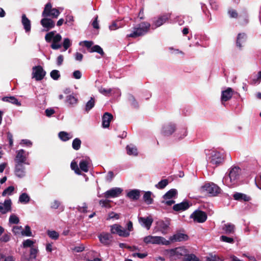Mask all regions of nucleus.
Instances as JSON below:
<instances>
[{"mask_svg": "<svg viewBox=\"0 0 261 261\" xmlns=\"http://www.w3.org/2000/svg\"><path fill=\"white\" fill-rule=\"evenodd\" d=\"M241 170L239 167H231L224 177L223 182L229 187L237 185L241 175Z\"/></svg>", "mask_w": 261, "mask_h": 261, "instance_id": "nucleus-1", "label": "nucleus"}, {"mask_svg": "<svg viewBox=\"0 0 261 261\" xmlns=\"http://www.w3.org/2000/svg\"><path fill=\"white\" fill-rule=\"evenodd\" d=\"M150 27V24L147 22H143L139 24L137 27L134 28V30L129 34L127 35V37L137 38L146 34Z\"/></svg>", "mask_w": 261, "mask_h": 261, "instance_id": "nucleus-2", "label": "nucleus"}, {"mask_svg": "<svg viewBox=\"0 0 261 261\" xmlns=\"http://www.w3.org/2000/svg\"><path fill=\"white\" fill-rule=\"evenodd\" d=\"M224 159V156L222 152L217 150H213L210 154L208 162L213 167H216L223 163Z\"/></svg>", "mask_w": 261, "mask_h": 261, "instance_id": "nucleus-3", "label": "nucleus"}, {"mask_svg": "<svg viewBox=\"0 0 261 261\" xmlns=\"http://www.w3.org/2000/svg\"><path fill=\"white\" fill-rule=\"evenodd\" d=\"M201 193L215 196L220 192V188L213 182H207L202 186L200 189Z\"/></svg>", "mask_w": 261, "mask_h": 261, "instance_id": "nucleus-4", "label": "nucleus"}, {"mask_svg": "<svg viewBox=\"0 0 261 261\" xmlns=\"http://www.w3.org/2000/svg\"><path fill=\"white\" fill-rule=\"evenodd\" d=\"M143 242L146 244H156V245H168L170 244V242L166 240L164 237L161 236H153L149 235L143 238Z\"/></svg>", "mask_w": 261, "mask_h": 261, "instance_id": "nucleus-5", "label": "nucleus"}, {"mask_svg": "<svg viewBox=\"0 0 261 261\" xmlns=\"http://www.w3.org/2000/svg\"><path fill=\"white\" fill-rule=\"evenodd\" d=\"M60 14L59 9L53 8L50 3H48L45 6L42 16L45 17H51L53 18H57Z\"/></svg>", "mask_w": 261, "mask_h": 261, "instance_id": "nucleus-6", "label": "nucleus"}, {"mask_svg": "<svg viewBox=\"0 0 261 261\" xmlns=\"http://www.w3.org/2000/svg\"><path fill=\"white\" fill-rule=\"evenodd\" d=\"M170 225V221L159 220L155 222V226L154 228L155 232H161L163 234H166L168 233Z\"/></svg>", "mask_w": 261, "mask_h": 261, "instance_id": "nucleus-7", "label": "nucleus"}, {"mask_svg": "<svg viewBox=\"0 0 261 261\" xmlns=\"http://www.w3.org/2000/svg\"><path fill=\"white\" fill-rule=\"evenodd\" d=\"M110 231L112 234H117L120 237H127L130 233L124 229L121 225L115 224L110 226Z\"/></svg>", "mask_w": 261, "mask_h": 261, "instance_id": "nucleus-8", "label": "nucleus"}, {"mask_svg": "<svg viewBox=\"0 0 261 261\" xmlns=\"http://www.w3.org/2000/svg\"><path fill=\"white\" fill-rule=\"evenodd\" d=\"M190 218L192 219L195 222L203 223L207 219V215L202 211L196 210L191 215Z\"/></svg>", "mask_w": 261, "mask_h": 261, "instance_id": "nucleus-9", "label": "nucleus"}, {"mask_svg": "<svg viewBox=\"0 0 261 261\" xmlns=\"http://www.w3.org/2000/svg\"><path fill=\"white\" fill-rule=\"evenodd\" d=\"M28 153L24 150L20 149L16 151V155L15 159L16 164L29 165L27 161Z\"/></svg>", "mask_w": 261, "mask_h": 261, "instance_id": "nucleus-10", "label": "nucleus"}, {"mask_svg": "<svg viewBox=\"0 0 261 261\" xmlns=\"http://www.w3.org/2000/svg\"><path fill=\"white\" fill-rule=\"evenodd\" d=\"M32 70V78L37 81L42 80L46 74V72L41 66H34Z\"/></svg>", "mask_w": 261, "mask_h": 261, "instance_id": "nucleus-11", "label": "nucleus"}, {"mask_svg": "<svg viewBox=\"0 0 261 261\" xmlns=\"http://www.w3.org/2000/svg\"><path fill=\"white\" fill-rule=\"evenodd\" d=\"M176 194L177 191L175 189H171L164 195L163 202L168 205H172L175 201L171 199L174 197Z\"/></svg>", "mask_w": 261, "mask_h": 261, "instance_id": "nucleus-12", "label": "nucleus"}, {"mask_svg": "<svg viewBox=\"0 0 261 261\" xmlns=\"http://www.w3.org/2000/svg\"><path fill=\"white\" fill-rule=\"evenodd\" d=\"M98 238L100 242L105 246H109L113 241V237L108 232H102L100 233Z\"/></svg>", "mask_w": 261, "mask_h": 261, "instance_id": "nucleus-13", "label": "nucleus"}, {"mask_svg": "<svg viewBox=\"0 0 261 261\" xmlns=\"http://www.w3.org/2000/svg\"><path fill=\"white\" fill-rule=\"evenodd\" d=\"M123 191L120 188H113L103 193V196L106 198H115L118 197Z\"/></svg>", "mask_w": 261, "mask_h": 261, "instance_id": "nucleus-14", "label": "nucleus"}, {"mask_svg": "<svg viewBox=\"0 0 261 261\" xmlns=\"http://www.w3.org/2000/svg\"><path fill=\"white\" fill-rule=\"evenodd\" d=\"M140 224L147 230H149L152 224L153 220L151 216L138 217Z\"/></svg>", "mask_w": 261, "mask_h": 261, "instance_id": "nucleus-15", "label": "nucleus"}, {"mask_svg": "<svg viewBox=\"0 0 261 261\" xmlns=\"http://www.w3.org/2000/svg\"><path fill=\"white\" fill-rule=\"evenodd\" d=\"M169 17L170 15L169 14H166L160 16L157 18H155L152 25V28L154 29L161 26L168 20Z\"/></svg>", "mask_w": 261, "mask_h": 261, "instance_id": "nucleus-16", "label": "nucleus"}, {"mask_svg": "<svg viewBox=\"0 0 261 261\" xmlns=\"http://www.w3.org/2000/svg\"><path fill=\"white\" fill-rule=\"evenodd\" d=\"M56 31H51L45 35V39L46 42H49L53 40V43H59L62 39L59 34H55Z\"/></svg>", "mask_w": 261, "mask_h": 261, "instance_id": "nucleus-17", "label": "nucleus"}, {"mask_svg": "<svg viewBox=\"0 0 261 261\" xmlns=\"http://www.w3.org/2000/svg\"><path fill=\"white\" fill-rule=\"evenodd\" d=\"M41 24L44 28L43 31L47 32L51 29L54 28L55 25V22L51 19L44 17L41 20Z\"/></svg>", "mask_w": 261, "mask_h": 261, "instance_id": "nucleus-18", "label": "nucleus"}, {"mask_svg": "<svg viewBox=\"0 0 261 261\" xmlns=\"http://www.w3.org/2000/svg\"><path fill=\"white\" fill-rule=\"evenodd\" d=\"M233 91L231 88H227L226 90L221 92V101L222 105H224V102L230 100L233 95Z\"/></svg>", "mask_w": 261, "mask_h": 261, "instance_id": "nucleus-19", "label": "nucleus"}, {"mask_svg": "<svg viewBox=\"0 0 261 261\" xmlns=\"http://www.w3.org/2000/svg\"><path fill=\"white\" fill-rule=\"evenodd\" d=\"M91 163V161L89 158L86 157L82 159L79 163L80 171L82 170L84 172H88Z\"/></svg>", "mask_w": 261, "mask_h": 261, "instance_id": "nucleus-20", "label": "nucleus"}, {"mask_svg": "<svg viewBox=\"0 0 261 261\" xmlns=\"http://www.w3.org/2000/svg\"><path fill=\"white\" fill-rule=\"evenodd\" d=\"M11 200L10 199L5 200L4 203L0 202V213L5 214L11 210Z\"/></svg>", "mask_w": 261, "mask_h": 261, "instance_id": "nucleus-21", "label": "nucleus"}, {"mask_svg": "<svg viewBox=\"0 0 261 261\" xmlns=\"http://www.w3.org/2000/svg\"><path fill=\"white\" fill-rule=\"evenodd\" d=\"M188 239V237L187 235L181 233H177L175 234L174 235L171 236L169 238V241L174 242H180L183 241L187 240Z\"/></svg>", "mask_w": 261, "mask_h": 261, "instance_id": "nucleus-22", "label": "nucleus"}, {"mask_svg": "<svg viewBox=\"0 0 261 261\" xmlns=\"http://www.w3.org/2000/svg\"><path fill=\"white\" fill-rule=\"evenodd\" d=\"M113 115L108 113H105L102 118V125L103 127L107 128L110 125V123L113 119Z\"/></svg>", "mask_w": 261, "mask_h": 261, "instance_id": "nucleus-23", "label": "nucleus"}, {"mask_svg": "<svg viewBox=\"0 0 261 261\" xmlns=\"http://www.w3.org/2000/svg\"><path fill=\"white\" fill-rule=\"evenodd\" d=\"M233 197L234 200L247 202L251 200V197L244 193L237 192L233 195Z\"/></svg>", "mask_w": 261, "mask_h": 261, "instance_id": "nucleus-24", "label": "nucleus"}, {"mask_svg": "<svg viewBox=\"0 0 261 261\" xmlns=\"http://www.w3.org/2000/svg\"><path fill=\"white\" fill-rule=\"evenodd\" d=\"M187 253V250L183 247H178L171 251L172 255H176L177 257L181 256H186Z\"/></svg>", "mask_w": 261, "mask_h": 261, "instance_id": "nucleus-25", "label": "nucleus"}, {"mask_svg": "<svg viewBox=\"0 0 261 261\" xmlns=\"http://www.w3.org/2000/svg\"><path fill=\"white\" fill-rule=\"evenodd\" d=\"M24 165H15V173L16 175L20 178L23 177L25 175V169Z\"/></svg>", "mask_w": 261, "mask_h": 261, "instance_id": "nucleus-26", "label": "nucleus"}, {"mask_svg": "<svg viewBox=\"0 0 261 261\" xmlns=\"http://www.w3.org/2000/svg\"><path fill=\"white\" fill-rule=\"evenodd\" d=\"M246 40V36L244 33L239 34L236 42L237 47H238L240 49H241L243 46Z\"/></svg>", "mask_w": 261, "mask_h": 261, "instance_id": "nucleus-27", "label": "nucleus"}, {"mask_svg": "<svg viewBox=\"0 0 261 261\" xmlns=\"http://www.w3.org/2000/svg\"><path fill=\"white\" fill-rule=\"evenodd\" d=\"M22 24L26 32H29L31 30V21L27 17L25 14L22 15L21 19Z\"/></svg>", "mask_w": 261, "mask_h": 261, "instance_id": "nucleus-28", "label": "nucleus"}, {"mask_svg": "<svg viewBox=\"0 0 261 261\" xmlns=\"http://www.w3.org/2000/svg\"><path fill=\"white\" fill-rule=\"evenodd\" d=\"M190 206L189 203L187 201H184L173 206V210L175 211H184L188 208Z\"/></svg>", "mask_w": 261, "mask_h": 261, "instance_id": "nucleus-29", "label": "nucleus"}, {"mask_svg": "<svg viewBox=\"0 0 261 261\" xmlns=\"http://www.w3.org/2000/svg\"><path fill=\"white\" fill-rule=\"evenodd\" d=\"M175 126L174 124H169L163 127V133L165 135L168 136L171 135L174 132Z\"/></svg>", "mask_w": 261, "mask_h": 261, "instance_id": "nucleus-30", "label": "nucleus"}, {"mask_svg": "<svg viewBox=\"0 0 261 261\" xmlns=\"http://www.w3.org/2000/svg\"><path fill=\"white\" fill-rule=\"evenodd\" d=\"M127 196L134 200H138L140 196V192L138 190H133L127 193Z\"/></svg>", "mask_w": 261, "mask_h": 261, "instance_id": "nucleus-31", "label": "nucleus"}, {"mask_svg": "<svg viewBox=\"0 0 261 261\" xmlns=\"http://www.w3.org/2000/svg\"><path fill=\"white\" fill-rule=\"evenodd\" d=\"M127 153L129 155L137 156L138 154L137 147L134 145L130 144L126 147Z\"/></svg>", "mask_w": 261, "mask_h": 261, "instance_id": "nucleus-32", "label": "nucleus"}, {"mask_svg": "<svg viewBox=\"0 0 261 261\" xmlns=\"http://www.w3.org/2000/svg\"><path fill=\"white\" fill-rule=\"evenodd\" d=\"M228 14L229 17L230 18H237L238 17H239V18H241V17H243V16L242 15H239L237 11L234 9H230L228 10ZM243 17L245 18V22H247L246 18L247 17V16L245 13H244Z\"/></svg>", "mask_w": 261, "mask_h": 261, "instance_id": "nucleus-33", "label": "nucleus"}, {"mask_svg": "<svg viewBox=\"0 0 261 261\" xmlns=\"http://www.w3.org/2000/svg\"><path fill=\"white\" fill-rule=\"evenodd\" d=\"M2 100L6 102H10L12 104L15 105L17 106H20L21 103L14 96H10V97H4L2 98Z\"/></svg>", "mask_w": 261, "mask_h": 261, "instance_id": "nucleus-34", "label": "nucleus"}, {"mask_svg": "<svg viewBox=\"0 0 261 261\" xmlns=\"http://www.w3.org/2000/svg\"><path fill=\"white\" fill-rule=\"evenodd\" d=\"M235 226L231 223H227L224 225L223 230L227 234L232 233L234 232Z\"/></svg>", "mask_w": 261, "mask_h": 261, "instance_id": "nucleus-35", "label": "nucleus"}, {"mask_svg": "<svg viewBox=\"0 0 261 261\" xmlns=\"http://www.w3.org/2000/svg\"><path fill=\"white\" fill-rule=\"evenodd\" d=\"M58 136L59 138L63 141H67L73 137L71 134L65 132H60Z\"/></svg>", "mask_w": 261, "mask_h": 261, "instance_id": "nucleus-36", "label": "nucleus"}, {"mask_svg": "<svg viewBox=\"0 0 261 261\" xmlns=\"http://www.w3.org/2000/svg\"><path fill=\"white\" fill-rule=\"evenodd\" d=\"M77 98L72 95L66 97V101L71 107L75 106L77 103Z\"/></svg>", "mask_w": 261, "mask_h": 261, "instance_id": "nucleus-37", "label": "nucleus"}, {"mask_svg": "<svg viewBox=\"0 0 261 261\" xmlns=\"http://www.w3.org/2000/svg\"><path fill=\"white\" fill-rule=\"evenodd\" d=\"M30 201V197L26 193H22L19 197V201L21 203H27Z\"/></svg>", "mask_w": 261, "mask_h": 261, "instance_id": "nucleus-38", "label": "nucleus"}, {"mask_svg": "<svg viewBox=\"0 0 261 261\" xmlns=\"http://www.w3.org/2000/svg\"><path fill=\"white\" fill-rule=\"evenodd\" d=\"M143 199L147 204H151L152 202V199L151 198V192L149 191L146 192L144 194Z\"/></svg>", "mask_w": 261, "mask_h": 261, "instance_id": "nucleus-39", "label": "nucleus"}, {"mask_svg": "<svg viewBox=\"0 0 261 261\" xmlns=\"http://www.w3.org/2000/svg\"><path fill=\"white\" fill-rule=\"evenodd\" d=\"M81 141L80 139L75 138L73 140L72 147L74 150H78L81 147Z\"/></svg>", "mask_w": 261, "mask_h": 261, "instance_id": "nucleus-40", "label": "nucleus"}, {"mask_svg": "<svg viewBox=\"0 0 261 261\" xmlns=\"http://www.w3.org/2000/svg\"><path fill=\"white\" fill-rule=\"evenodd\" d=\"M89 51L90 53L96 52V53L100 54L101 55H103L104 54V53H103V50L101 48V47L97 45L92 46L90 48Z\"/></svg>", "mask_w": 261, "mask_h": 261, "instance_id": "nucleus-41", "label": "nucleus"}, {"mask_svg": "<svg viewBox=\"0 0 261 261\" xmlns=\"http://www.w3.org/2000/svg\"><path fill=\"white\" fill-rule=\"evenodd\" d=\"M95 105V100L94 98L91 97L90 99L87 102L85 107V110L87 112L90 111Z\"/></svg>", "mask_w": 261, "mask_h": 261, "instance_id": "nucleus-42", "label": "nucleus"}, {"mask_svg": "<svg viewBox=\"0 0 261 261\" xmlns=\"http://www.w3.org/2000/svg\"><path fill=\"white\" fill-rule=\"evenodd\" d=\"M99 92L105 96H110L112 92V89H106L103 87H100L98 89Z\"/></svg>", "mask_w": 261, "mask_h": 261, "instance_id": "nucleus-43", "label": "nucleus"}, {"mask_svg": "<svg viewBox=\"0 0 261 261\" xmlns=\"http://www.w3.org/2000/svg\"><path fill=\"white\" fill-rule=\"evenodd\" d=\"M35 241L30 239H27L22 243V246L24 248L31 247L35 244Z\"/></svg>", "mask_w": 261, "mask_h": 261, "instance_id": "nucleus-44", "label": "nucleus"}, {"mask_svg": "<svg viewBox=\"0 0 261 261\" xmlns=\"http://www.w3.org/2000/svg\"><path fill=\"white\" fill-rule=\"evenodd\" d=\"M21 234L22 236H25L27 237L32 236V232L31 231L30 227L28 225L25 226L24 229L22 230L21 231Z\"/></svg>", "mask_w": 261, "mask_h": 261, "instance_id": "nucleus-45", "label": "nucleus"}, {"mask_svg": "<svg viewBox=\"0 0 261 261\" xmlns=\"http://www.w3.org/2000/svg\"><path fill=\"white\" fill-rule=\"evenodd\" d=\"M71 168L72 170H74L75 173L77 174L81 175V172L80 169L78 167L77 164L76 162H72L70 165Z\"/></svg>", "mask_w": 261, "mask_h": 261, "instance_id": "nucleus-46", "label": "nucleus"}, {"mask_svg": "<svg viewBox=\"0 0 261 261\" xmlns=\"http://www.w3.org/2000/svg\"><path fill=\"white\" fill-rule=\"evenodd\" d=\"M47 234L51 239L54 240L58 239L59 236V233L55 230H48Z\"/></svg>", "mask_w": 261, "mask_h": 261, "instance_id": "nucleus-47", "label": "nucleus"}, {"mask_svg": "<svg viewBox=\"0 0 261 261\" xmlns=\"http://www.w3.org/2000/svg\"><path fill=\"white\" fill-rule=\"evenodd\" d=\"M168 184V181L167 179H163L160 181L157 185H155V187L158 189H163Z\"/></svg>", "mask_w": 261, "mask_h": 261, "instance_id": "nucleus-48", "label": "nucleus"}, {"mask_svg": "<svg viewBox=\"0 0 261 261\" xmlns=\"http://www.w3.org/2000/svg\"><path fill=\"white\" fill-rule=\"evenodd\" d=\"M187 135V130L185 128L181 129L180 130H179L177 134V137L179 140L182 139L184 138H185Z\"/></svg>", "mask_w": 261, "mask_h": 261, "instance_id": "nucleus-49", "label": "nucleus"}, {"mask_svg": "<svg viewBox=\"0 0 261 261\" xmlns=\"http://www.w3.org/2000/svg\"><path fill=\"white\" fill-rule=\"evenodd\" d=\"M14 190V188L13 186H9L7 189H6L2 193V196H5L7 195H11L13 191Z\"/></svg>", "mask_w": 261, "mask_h": 261, "instance_id": "nucleus-50", "label": "nucleus"}, {"mask_svg": "<svg viewBox=\"0 0 261 261\" xmlns=\"http://www.w3.org/2000/svg\"><path fill=\"white\" fill-rule=\"evenodd\" d=\"M19 221V218L14 214L11 215L9 217V223L11 224H17Z\"/></svg>", "mask_w": 261, "mask_h": 261, "instance_id": "nucleus-51", "label": "nucleus"}, {"mask_svg": "<svg viewBox=\"0 0 261 261\" xmlns=\"http://www.w3.org/2000/svg\"><path fill=\"white\" fill-rule=\"evenodd\" d=\"M51 77L54 80H57L60 76L59 71L57 70H53L51 71L50 73Z\"/></svg>", "mask_w": 261, "mask_h": 261, "instance_id": "nucleus-52", "label": "nucleus"}, {"mask_svg": "<svg viewBox=\"0 0 261 261\" xmlns=\"http://www.w3.org/2000/svg\"><path fill=\"white\" fill-rule=\"evenodd\" d=\"M71 42L69 38H66L64 39L63 46L65 50H67L71 46Z\"/></svg>", "mask_w": 261, "mask_h": 261, "instance_id": "nucleus-53", "label": "nucleus"}, {"mask_svg": "<svg viewBox=\"0 0 261 261\" xmlns=\"http://www.w3.org/2000/svg\"><path fill=\"white\" fill-rule=\"evenodd\" d=\"M61 205V202L58 200H54L50 203V207L53 209H57Z\"/></svg>", "mask_w": 261, "mask_h": 261, "instance_id": "nucleus-54", "label": "nucleus"}, {"mask_svg": "<svg viewBox=\"0 0 261 261\" xmlns=\"http://www.w3.org/2000/svg\"><path fill=\"white\" fill-rule=\"evenodd\" d=\"M186 256V261H199L194 254H188Z\"/></svg>", "mask_w": 261, "mask_h": 261, "instance_id": "nucleus-55", "label": "nucleus"}, {"mask_svg": "<svg viewBox=\"0 0 261 261\" xmlns=\"http://www.w3.org/2000/svg\"><path fill=\"white\" fill-rule=\"evenodd\" d=\"M93 42L90 41H81L79 43V44L80 45L84 44V45L88 48H91L92 47V45H93Z\"/></svg>", "mask_w": 261, "mask_h": 261, "instance_id": "nucleus-56", "label": "nucleus"}, {"mask_svg": "<svg viewBox=\"0 0 261 261\" xmlns=\"http://www.w3.org/2000/svg\"><path fill=\"white\" fill-rule=\"evenodd\" d=\"M120 27L121 26L119 25L116 22L114 21L111 25H109V29L110 31H115Z\"/></svg>", "mask_w": 261, "mask_h": 261, "instance_id": "nucleus-57", "label": "nucleus"}, {"mask_svg": "<svg viewBox=\"0 0 261 261\" xmlns=\"http://www.w3.org/2000/svg\"><path fill=\"white\" fill-rule=\"evenodd\" d=\"M221 240L229 243H233V239L232 238L228 237L226 236H222L221 237Z\"/></svg>", "mask_w": 261, "mask_h": 261, "instance_id": "nucleus-58", "label": "nucleus"}, {"mask_svg": "<svg viewBox=\"0 0 261 261\" xmlns=\"http://www.w3.org/2000/svg\"><path fill=\"white\" fill-rule=\"evenodd\" d=\"M147 253L146 252H145V253H134L133 254H132V256L133 257H139V258H144L145 257H146L147 256Z\"/></svg>", "mask_w": 261, "mask_h": 261, "instance_id": "nucleus-59", "label": "nucleus"}, {"mask_svg": "<svg viewBox=\"0 0 261 261\" xmlns=\"http://www.w3.org/2000/svg\"><path fill=\"white\" fill-rule=\"evenodd\" d=\"M21 231H22V227L21 226H15L13 227V229H12V231L15 234H18L19 233H21Z\"/></svg>", "mask_w": 261, "mask_h": 261, "instance_id": "nucleus-60", "label": "nucleus"}, {"mask_svg": "<svg viewBox=\"0 0 261 261\" xmlns=\"http://www.w3.org/2000/svg\"><path fill=\"white\" fill-rule=\"evenodd\" d=\"M73 77L77 80L80 79L82 77V73L80 70H75L73 72Z\"/></svg>", "mask_w": 261, "mask_h": 261, "instance_id": "nucleus-61", "label": "nucleus"}, {"mask_svg": "<svg viewBox=\"0 0 261 261\" xmlns=\"http://www.w3.org/2000/svg\"><path fill=\"white\" fill-rule=\"evenodd\" d=\"M99 204L103 207H108L110 206L109 201L108 200H100L99 202Z\"/></svg>", "mask_w": 261, "mask_h": 261, "instance_id": "nucleus-62", "label": "nucleus"}, {"mask_svg": "<svg viewBox=\"0 0 261 261\" xmlns=\"http://www.w3.org/2000/svg\"><path fill=\"white\" fill-rule=\"evenodd\" d=\"M119 215L117 213H115L114 212H111L109 214V219H113L115 218V219L117 220L119 218Z\"/></svg>", "mask_w": 261, "mask_h": 261, "instance_id": "nucleus-63", "label": "nucleus"}, {"mask_svg": "<svg viewBox=\"0 0 261 261\" xmlns=\"http://www.w3.org/2000/svg\"><path fill=\"white\" fill-rule=\"evenodd\" d=\"M20 144L25 145L28 146H31L32 145V143L29 140L23 139L21 141Z\"/></svg>", "mask_w": 261, "mask_h": 261, "instance_id": "nucleus-64", "label": "nucleus"}]
</instances>
